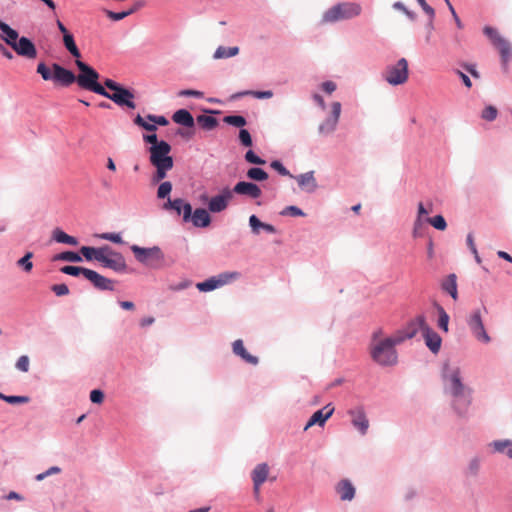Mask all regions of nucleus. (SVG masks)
I'll return each mask as SVG.
<instances>
[{"label": "nucleus", "mask_w": 512, "mask_h": 512, "mask_svg": "<svg viewBox=\"0 0 512 512\" xmlns=\"http://www.w3.org/2000/svg\"><path fill=\"white\" fill-rule=\"evenodd\" d=\"M51 290L57 296H65L69 294V288L66 284H55L51 287Z\"/></svg>", "instance_id": "57"}, {"label": "nucleus", "mask_w": 512, "mask_h": 512, "mask_svg": "<svg viewBox=\"0 0 512 512\" xmlns=\"http://www.w3.org/2000/svg\"><path fill=\"white\" fill-rule=\"evenodd\" d=\"M239 53V47L237 46H234V47H224V46H219L214 54H213V58L214 59H225V58H230V57H234L236 55H238Z\"/></svg>", "instance_id": "32"}, {"label": "nucleus", "mask_w": 512, "mask_h": 512, "mask_svg": "<svg viewBox=\"0 0 512 512\" xmlns=\"http://www.w3.org/2000/svg\"><path fill=\"white\" fill-rule=\"evenodd\" d=\"M497 115V108L492 105H489L483 109L481 117L486 121H493L497 118Z\"/></svg>", "instance_id": "48"}, {"label": "nucleus", "mask_w": 512, "mask_h": 512, "mask_svg": "<svg viewBox=\"0 0 512 512\" xmlns=\"http://www.w3.org/2000/svg\"><path fill=\"white\" fill-rule=\"evenodd\" d=\"M134 124L147 130L154 132L156 131L157 127L156 125L152 123H148L144 118H142L139 114L134 118Z\"/></svg>", "instance_id": "50"}, {"label": "nucleus", "mask_w": 512, "mask_h": 512, "mask_svg": "<svg viewBox=\"0 0 512 512\" xmlns=\"http://www.w3.org/2000/svg\"><path fill=\"white\" fill-rule=\"evenodd\" d=\"M426 221H427V223L431 224L434 228L441 230V231L445 230L447 227V223H446L444 217L441 215H436L431 218H426Z\"/></svg>", "instance_id": "46"}, {"label": "nucleus", "mask_w": 512, "mask_h": 512, "mask_svg": "<svg viewBox=\"0 0 512 512\" xmlns=\"http://www.w3.org/2000/svg\"><path fill=\"white\" fill-rule=\"evenodd\" d=\"M135 11H136V8H131L130 10L123 11V12H113V11L107 10L106 15L108 16V18H110L113 21H120V20L124 19L125 17L129 16L130 14L134 13Z\"/></svg>", "instance_id": "47"}, {"label": "nucleus", "mask_w": 512, "mask_h": 512, "mask_svg": "<svg viewBox=\"0 0 512 512\" xmlns=\"http://www.w3.org/2000/svg\"><path fill=\"white\" fill-rule=\"evenodd\" d=\"M101 238L117 244L123 243V239L118 233H104L101 235Z\"/></svg>", "instance_id": "59"}, {"label": "nucleus", "mask_w": 512, "mask_h": 512, "mask_svg": "<svg viewBox=\"0 0 512 512\" xmlns=\"http://www.w3.org/2000/svg\"><path fill=\"white\" fill-rule=\"evenodd\" d=\"M103 249H104V247L94 248V247L83 246V247H81L80 252L86 258V260L91 261L93 259L97 260L98 253L101 254Z\"/></svg>", "instance_id": "36"}, {"label": "nucleus", "mask_w": 512, "mask_h": 512, "mask_svg": "<svg viewBox=\"0 0 512 512\" xmlns=\"http://www.w3.org/2000/svg\"><path fill=\"white\" fill-rule=\"evenodd\" d=\"M172 120L182 126L192 128L195 125V121L191 113L186 109L177 110L173 116Z\"/></svg>", "instance_id": "28"}, {"label": "nucleus", "mask_w": 512, "mask_h": 512, "mask_svg": "<svg viewBox=\"0 0 512 512\" xmlns=\"http://www.w3.org/2000/svg\"><path fill=\"white\" fill-rule=\"evenodd\" d=\"M183 222H191L194 227L205 228L211 223V216L209 210L204 208H197L192 211V206L188 205L185 208V215L183 216Z\"/></svg>", "instance_id": "11"}, {"label": "nucleus", "mask_w": 512, "mask_h": 512, "mask_svg": "<svg viewBox=\"0 0 512 512\" xmlns=\"http://www.w3.org/2000/svg\"><path fill=\"white\" fill-rule=\"evenodd\" d=\"M245 160L252 164L264 165L266 161L257 156L252 150H249L245 154Z\"/></svg>", "instance_id": "53"}, {"label": "nucleus", "mask_w": 512, "mask_h": 512, "mask_svg": "<svg viewBox=\"0 0 512 512\" xmlns=\"http://www.w3.org/2000/svg\"><path fill=\"white\" fill-rule=\"evenodd\" d=\"M468 327L473 334V336L480 342L485 344L491 341L490 336L486 332L484 327L481 313L479 310L474 311L467 320Z\"/></svg>", "instance_id": "12"}, {"label": "nucleus", "mask_w": 512, "mask_h": 512, "mask_svg": "<svg viewBox=\"0 0 512 512\" xmlns=\"http://www.w3.org/2000/svg\"><path fill=\"white\" fill-rule=\"evenodd\" d=\"M239 139L242 145H244L245 147L252 146V138L248 130L241 129L239 132Z\"/></svg>", "instance_id": "54"}, {"label": "nucleus", "mask_w": 512, "mask_h": 512, "mask_svg": "<svg viewBox=\"0 0 512 512\" xmlns=\"http://www.w3.org/2000/svg\"><path fill=\"white\" fill-rule=\"evenodd\" d=\"M135 258L146 265H153L154 263H161L164 260V255L161 249L157 246L151 248H142L137 245H132Z\"/></svg>", "instance_id": "10"}, {"label": "nucleus", "mask_w": 512, "mask_h": 512, "mask_svg": "<svg viewBox=\"0 0 512 512\" xmlns=\"http://www.w3.org/2000/svg\"><path fill=\"white\" fill-rule=\"evenodd\" d=\"M53 80L62 86H70L76 80V76L70 70L57 63L52 64Z\"/></svg>", "instance_id": "17"}, {"label": "nucleus", "mask_w": 512, "mask_h": 512, "mask_svg": "<svg viewBox=\"0 0 512 512\" xmlns=\"http://www.w3.org/2000/svg\"><path fill=\"white\" fill-rule=\"evenodd\" d=\"M426 219L417 218L413 224L412 236L413 238H419L424 236Z\"/></svg>", "instance_id": "39"}, {"label": "nucleus", "mask_w": 512, "mask_h": 512, "mask_svg": "<svg viewBox=\"0 0 512 512\" xmlns=\"http://www.w3.org/2000/svg\"><path fill=\"white\" fill-rule=\"evenodd\" d=\"M341 114V103H332L331 115L325 119L318 127V131L321 135H329L336 130L338 120Z\"/></svg>", "instance_id": "15"}, {"label": "nucleus", "mask_w": 512, "mask_h": 512, "mask_svg": "<svg viewBox=\"0 0 512 512\" xmlns=\"http://www.w3.org/2000/svg\"><path fill=\"white\" fill-rule=\"evenodd\" d=\"M0 31L1 39L10 47H12L18 40V32L2 20H0Z\"/></svg>", "instance_id": "27"}, {"label": "nucleus", "mask_w": 512, "mask_h": 512, "mask_svg": "<svg viewBox=\"0 0 512 512\" xmlns=\"http://www.w3.org/2000/svg\"><path fill=\"white\" fill-rule=\"evenodd\" d=\"M456 275L450 274L446 279L443 280L441 287L442 289L449 293L454 300H457L458 291H457V281Z\"/></svg>", "instance_id": "30"}, {"label": "nucleus", "mask_w": 512, "mask_h": 512, "mask_svg": "<svg viewBox=\"0 0 512 512\" xmlns=\"http://www.w3.org/2000/svg\"><path fill=\"white\" fill-rule=\"evenodd\" d=\"M336 492L343 501H351L355 496V487L347 480H341L336 486Z\"/></svg>", "instance_id": "26"}, {"label": "nucleus", "mask_w": 512, "mask_h": 512, "mask_svg": "<svg viewBox=\"0 0 512 512\" xmlns=\"http://www.w3.org/2000/svg\"><path fill=\"white\" fill-rule=\"evenodd\" d=\"M427 323L425 321V317L423 315L417 316L415 319L411 320L405 328L397 331L393 336L395 338L401 339V343L406 339L413 338L419 330L423 332L424 327H426Z\"/></svg>", "instance_id": "14"}, {"label": "nucleus", "mask_w": 512, "mask_h": 512, "mask_svg": "<svg viewBox=\"0 0 512 512\" xmlns=\"http://www.w3.org/2000/svg\"><path fill=\"white\" fill-rule=\"evenodd\" d=\"M362 8L358 3L342 2L338 3L328 10L322 16L323 23H335L338 21L349 20L361 14Z\"/></svg>", "instance_id": "5"}, {"label": "nucleus", "mask_w": 512, "mask_h": 512, "mask_svg": "<svg viewBox=\"0 0 512 512\" xmlns=\"http://www.w3.org/2000/svg\"><path fill=\"white\" fill-rule=\"evenodd\" d=\"M242 95H253L254 97L259 98V99H269L273 96V93L270 90H268V91H245L243 93L237 94L236 97L242 96Z\"/></svg>", "instance_id": "51"}, {"label": "nucleus", "mask_w": 512, "mask_h": 512, "mask_svg": "<svg viewBox=\"0 0 512 512\" xmlns=\"http://www.w3.org/2000/svg\"><path fill=\"white\" fill-rule=\"evenodd\" d=\"M97 261L116 272L125 271L127 268L124 257L120 253L112 251L108 246L104 247L101 254L98 253Z\"/></svg>", "instance_id": "8"}, {"label": "nucleus", "mask_w": 512, "mask_h": 512, "mask_svg": "<svg viewBox=\"0 0 512 512\" xmlns=\"http://www.w3.org/2000/svg\"><path fill=\"white\" fill-rule=\"evenodd\" d=\"M62 260V261H70V262H80L82 260L81 256L72 251H65L59 253L53 257V261Z\"/></svg>", "instance_id": "37"}, {"label": "nucleus", "mask_w": 512, "mask_h": 512, "mask_svg": "<svg viewBox=\"0 0 512 512\" xmlns=\"http://www.w3.org/2000/svg\"><path fill=\"white\" fill-rule=\"evenodd\" d=\"M86 279L98 290H114L115 281L100 275L94 270L86 271Z\"/></svg>", "instance_id": "19"}, {"label": "nucleus", "mask_w": 512, "mask_h": 512, "mask_svg": "<svg viewBox=\"0 0 512 512\" xmlns=\"http://www.w3.org/2000/svg\"><path fill=\"white\" fill-rule=\"evenodd\" d=\"M333 412H334V407L331 404H328L325 407H323L322 409L317 410L310 417L309 421L307 422V424L304 427V430H307L316 424L319 426H323L325 424V422L332 416Z\"/></svg>", "instance_id": "20"}, {"label": "nucleus", "mask_w": 512, "mask_h": 512, "mask_svg": "<svg viewBox=\"0 0 512 512\" xmlns=\"http://www.w3.org/2000/svg\"><path fill=\"white\" fill-rule=\"evenodd\" d=\"M269 466L266 463L258 464L252 471L253 490L256 497L260 495V487L267 480Z\"/></svg>", "instance_id": "18"}, {"label": "nucleus", "mask_w": 512, "mask_h": 512, "mask_svg": "<svg viewBox=\"0 0 512 512\" xmlns=\"http://www.w3.org/2000/svg\"><path fill=\"white\" fill-rule=\"evenodd\" d=\"M75 64L79 69L75 80L79 87L99 95L106 94L105 85L98 83L99 73L95 69L79 59H76Z\"/></svg>", "instance_id": "4"}, {"label": "nucleus", "mask_w": 512, "mask_h": 512, "mask_svg": "<svg viewBox=\"0 0 512 512\" xmlns=\"http://www.w3.org/2000/svg\"><path fill=\"white\" fill-rule=\"evenodd\" d=\"M88 268L84 267H77V266H64L60 269V271L64 274L71 275V276H79L80 274L83 275L86 278V271H88Z\"/></svg>", "instance_id": "40"}, {"label": "nucleus", "mask_w": 512, "mask_h": 512, "mask_svg": "<svg viewBox=\"0 0 512 512\" xmlns=\"http://www.w3.org/2000/svg\"><path fill=\"white\" fill-rule=\"evenodd\" d=\"M233 353L251 365H257L259 360L256 356L247 352L241 339L235 340L232 344Z\"/></svg>", "instance_id": "24"}, {"label": "nucleus", "mask_w": 512, "mask_h": 512, "mask_svg": "<svg viewBox=\"0 0 512 512\" xmlns=\"http://www.w3.org/2000/svg\"><path fill=\"white\" fill-rule=\"evenodd\" d=\"M247 177L255 181H264L268 179V174L261 168H250L247 171Z\"/></svg>", "instance_id": "38"}, {"label": "nucleus", "mask_w": 512, "mask_h": 512, "mask_svg": "<svg viewBox=\"0 0 512 512\" xmlns=\"http://www.w3.org/2000/svg\"><path fill=\"white\" fill-rule=\"evenodd\" d=\"M147 119L151 122H153V124H158L160 126H166L169 122L168 120L164 117V116H156V115H152V114H149L147 115Z\"/></svg>", "instance_id": "62"}, {"label": "nucleus", "mask_w": 512, "mask_h": 512, "mask_svg": "<svg viewBox=\"0 0 512 512\" xmlns=\"http://www.w3.org/2000/svg\"><path fill=\"white\" fill-rule=\"evenodd\" d=\"M423 336L427 347L433 352L437 353L441 346V337L434 332L428 324L424 327Z\"/></svg>", "instance_id": "25"}, {"label": "nucleus", "mask_w": 512, "mask_h": 512, "mask_svg": "<svg viewBox=\"0 0 512 512\" xmlns=\"http://www.w3.org/2000/svg\"><path fill=\"white\" fill-rule=\"evenodd\" d=\"M233 198V191L229 187H225L218 195L210 198L208 202V210L212 213H220L224 211Z\"/></svg>", "instance_id": "13"}, {"label": "nucleus", "mask_w": 512, "mask_h": 512, "mask_svg": "<svg viewBox=\"0 0 512 512\" xmlns=\"http://www.w3.org/2000/svg\"><path fill=\"white\" fill-rule=\"evenodd\" d=\"M271 167L276 170L280 175L282 176H289L293 177L290 172L283 166V164L280 161H273L271 163Z\"/></svg>", "instance_id": "56"}, {"label": "nucleus", "mask_w": 512, "mask_h": 512, "mask_svg": "<svg viewBox=\"0 0 512 512\" xmlns=\"http://www.w3.org/2000/svg\"><path fill=\"white\" fill-rule=\"evenodd\" d=\"M383 79L392 86L403 85L409 78V67L406 58H400L396 63L388 65L382 73Z\"/></svg>", "instance_id": "7"}, {"label": "nucleus", "mask_w": 512, "mask_h": 512, "mask_svg": "<svg viewBox=\"0 0 512 512\" xmlns=\"http://www.w3.org/2000/svg\"><path fill=\"white\" fill-rule=\"evenodd\" d=\"M223 121L229 125L235 127H244L246 125V119L240 115H229L225 116Z\"/></svg>", "instance_id": "43"}, {"label": "nucleus", "mask_w": 512, "mask_h": 512, "mask_svg": "<svg viewBox=\"0 0 512 512\" xmlns=\"http://www.w3.org/2000/svg\"><path fill=\"white\" fill-rule=\"evenodd\" d=\"M53 239L58 243H65L73 246L78 244V241L75 237L68 235L59 228H56L53 231Z\"/></svg>", "instance_id": "33"}, {"label": "nucleus", "mask_w": 512, "mask_h": 512, "mask_svg": "<svg viewBox=\"0 0 512 512\" xmlns=\"http://www.w3.org/2000/svg\"><path fill=\"white\" fill-rule=\"evenodd\" d=\"M233 193L239 195H246L253 199H257L262 195V191L260 187L252 182L240 181L238 182L234 188Z\"/></svg>", "instance_id": "21"}, {"label": "nucleus", "mask_w": 512, "mask_h": 512, "mask_svg": "<svg viewBox=\"0 0 512 512\" xmlns=\"http://www.w3.org/2000/svg\"><path fill=\"white\" fill-rule=\"evenodd\" d=\"M353 426L360 431L361 434H365L369 427V421L365 415L363 408H356L349 411Z\"/></svg>", "instance_id": "22"}, {"label": "nucleus", "mask_w": 512, "mask_h": 512, "mask_svg": "<svg viewBox=\"0 0 512 512\" xmlns=\"http://www.w3.org/2000/svg\"><path fill=\"white\" fill-rule=\"evenodd\" d=\"M90 400L93 403L101 404L104 401V393L98 389L92 390L90 393Z\"/></svg>", "instance_id": "60"}, {"label": "nucleus", "mask_w": 512, "mask_h": 512, "mask_svg": "<svg viewBox=\"0 0 512 512\" xmlns=\"http://www.w3.org/2000/svg\"><path fill=\"white\" fill-rule=\"evenodd\" d=\"M171 146L166 141H160L156 146H150V162L156 168L152 176V182L158 183L167 176V172L173 168V158L169 155Z\"/></svg>", "instance_id": "3"}, {"label": "nucleus", "mask_w": 512, "mask_h": 512, "mask_svg": "<svg viewBox=\"0 0 512 512\" xmlns=\"http://www.w3.org/2000/svg\"><path fill=\"white\" fill-rule=\"evenodd\" d=\"M196 121L198 125L206 131H211L218 126V120L211 115H199L197 116Z\"/></svg>", "instance_id": "31"}, {"label": "nucleus", "mask_w": 512, "mask_h": 512, "mask_svg": "<svg viewBox=\"0 0 512 512\" xmlns=\"http://www.w3.org/2000/svg\"><path fill=\"white\" fill-rule=\"evenodd\" d=\"M18 55L28 59H34L37 56V50L33 42L26 38H19L16 43L11 47Z\"/></svg>", "instance_id": "16"}, {"label": "nucleus", "mask_w": 512, "mask_h": 512, "mask_svg": "<svg viewBox=\"0 0 512 512\" xmlns=\"http://www.w3.org/2000/svg\"><path fill=\"white\" fill-rule=\"evenodd\" d=\"M188 205L191 204L186 202L182 198H176L174 200L168 199V201L164 204V209L174 210L178 215H182L183 217L185 215V208Z\"/></svg>", "instance_id": "29"}, {"label": "nucleus", "mask_w": 512, "mask_h": 512, "mask_svg": "<svg viewBox=\"0 0 512 512\" xmlns=\"http://www.w3.org/2000/svg\"><path fill=\"white\" fill-rule=\"evenodd\" d=\"M496 452L506 453L512 459V442L509 440H498L491 443Z\"/></svg>", "instance_id": "34"}, {"label": "nucleus", "mask_w": 512, "mask_h": 512, "mask_svg": "<svg viewBox=\"0 0 512 512\" xmlns=\"http://www.w3.org/2000/svg\"><path fill=\"white\" fill-rule=\"evenodd\" d=\"M196 287L202 292H208L218 288L219 286L217 284L216 278L212 277L206 281L197 283Z\"/></svg>", "instance_id": "44"}, {"label": "nucleus", "mask_w": 512, "mask_h": 512, "mask_svg": "<svg viewBox=\"0 0 512 512\" xmlns=\"http://www.w3.org/2000/svg\"><path fill=\"white\" fill-rule=\"evenodd\" d=\"M60 472H61V469L59 467L53 466V467L49 468L47 471H45L44 473L38 474L36 476V480L41 481L44 478H46L47 476H50L52 474H58Z\"/></svg>", "instance_id": "64"}, {"label": "nucleus", "mask_w": 512, "mask_h": 512, "mask_svg": "<svg viewBox=\"0 0 512 512\" xmlns=\"http://www.w3.org/2000/svg\"><path fill=\"white\" fill-rule=\"evenodd\" d=\"M437 311L439 314L438 326L440 329L448 332V323H449V315L446 313L443 307L437 306Z\"/></svg>", "instance_id": "42"}, {"label": "nucleus", "mask_w": 512, "mask_h": 512, "mask_svg": "<svg viewBox=\"0 0 512 512\" xmlns=\"http://www.w3.org/2000/svg\"><path fill=\"white\" fill-rule=\"evenodd\" d=\"M444 389L454 397V408L459 414H465L471 403V391L463 383L460 369L445 364L443 368Z\"/></svg>", "instance_id": "1"}, {"label": "nucleus", "mask_w": 512, "mask_h": 512, "mask_svg": "<svg viewBox=\"0 0 512 512\" xmlns=\"http://www.w3.org/2000/svg\"><path fill=\"white\" fill-rule=\"evenodd\" d=\"M16 368L22 372L29 370V358L26 355L20 356L16 362Z\"/></svg>", "instance_id": "55"}, {"label": "nucleus", "mask_w": 512, "mask_h": 512, "mask_svg": "<svg viewBox=\"0 0 512 512\" xmlns=\"http://www.w3.org/2000/svg\"><path fill=\"white\" fill-rule=\"evenodd\" d=\"M483 32L499 50L502 61L507 63L512 55L511 44L509 41L503 38L493 27L486 26L484 27Z\"/></svg>", "instance_id": "9"}, {"label": "nucleus", "mask_w": 512, "mask_h": 512, "mask_svg": "<svg viewBox=\"0 0 512 512\" xmlns=\"http://www.w3.org/2000/svg\"><path fill=\"white\" fill-rule=\"evenodd\" d=\"M296 180L300 188L308 193H313L318 187L313 171L300 174L296 177Z\"/></svg>", "instance_id": "23"}, {"label": "nucleus", "mask_w": 512, "mask_h": 512, "mask_svg": "<svg viewBox=\"0 0 512 512\" xmlns=\"http://www.w3.org/2000/svg\"><path fill=\"white\" fill-rule=\"evenodd\" d=\"M105 87L112 91V93L106 90V94H102V96L112 100L118 106H126L130 109H135L136 104L134 102V93L115 82L112 79H105L104 81Z\"/></svg>", "instance_id": "6"}, {"label": "nucleus", "mask_w": 512, "mask_h": 512, "mask_svg": "<svg viewBox=\"0 0 512 512\" xmlns=\"http://www.w3.org/2000/svg\"><path fill=\"white\" fill-rule=\"evenodd\" d=\"M239 277L238 272H225L220 275H218L216 278L218 286H223L232 280H235Z\"/></svg>", "instance_id": "41"}, {"label": "nucleus", "mask_w": 512, "mask_h": 512, "mask_svg": "<svg viewBox=\"0 0 512 512\" xmlns=\"http://www.w3.org/2000/svg\"><path fill=\"white\" fill-rule=\"evenodd\" d=\"M463 67V69H465L468 73L471 74L472 77L476 78V79H479L481 76H480V73L478 72V70L476 69V64H471V63H464L461 65Z\"/></svg>", "instance_id": "61"}, {"label": "nucleus", "mask_w": 512, "mask_h": 512, "mask_svg": "<svg viewBox=\"0 0 512 512\" xmlns=\"http://www.w3.org/2000/svg\"><path fill=\"white\" fill-rule=\"evenodd\" d=\"M172 191V184L169 181L162 182L157 190V197L160 199L166 198Z\"/></svg>", "instance_id": "49"}, {"label": "nucleus", "mask_w": 512, "mask_h": 512, "mask_svg": "<svg viewBox=\"0 0 512 512\" xmlns=\"http://www.w3.org/2000/svg\"><path fill=\"white\" fill-rule=\"evenodd\" d=\"M249 224L252 228L253 233L259 234L260 228H262V225H264L263 222H261L257 216L252 215L249 218Z\"/></svg>", "instance_id": "58"}, {"label": "nucleus", "mask_w": 512, "mask_h": 512, "mask_svg": "<svg viewBox=\"0 0 512 512\" xmlns=\"http://www.w3.org/2000/svg\"><path fill=\"white\" fill-rule=\"evenodd\" d=\"M63 43H64L65 48L70 52V54L73 57H75L77 59H79L81 57V53L74 41V37L72 34L64 35Z\"/></svg>", "instance_id": "35"}, {"label": "nucleus", "mask_w": 512, "mask_h": 512, "mask_svg": "<svg viewBox=\"0 0 512 512\" xmlns=\"http://www.w3.org/2000/svg\"><path fill=\"white\" fill-rule=\"evenodd\" d=\"M37 73L46 81L53 80V72L44 63H39L37 66Z\"/></svg>", "instance_id": "52"}, {"label": "nucleus", "mask_w": 512, "mask_h": 512, "mask_svg": "<svg viewBox=\"0 0 512 512\" xmlns=\"http://www.w3.org/2000/svg\"><path fill=\"white\" fill-rule=\"evenodd\" d=\"M33 257L32 252H27L22 258L17 261V265L22 267L25 272H30L33 268L31 258Z\"/></svg>", "instance_id": "45"}, {"label": "nucleus", "mask_w": 512, "mask_h": 512, "mask_svg": "<svg viewBox=\"0 0 512 512\" xmlns=\"http://www.w3.org/2000/svg\"><path fill=\"white\" fill-rule=\"evenodd\" d=\"M401 343V339L394 336H384L382 329L375 330L371 335L369 353L372 360L380 366H393L397 363L398 356L395 346Z\"/></svg>", "instance_id": "2"}, {"label": "nucleus", "mask_w": 512, "mask_h": 512, "mask_svg": "<svg viewBox=\"0 0 512 512\" xmlns=\"http://www.w3.org/2000/svg\"><path fill=\"white\" fill-rule=\"evenodd\" d=\"M5 401L10 404H22L27 403L29 398L27 396H7Z\"/></svg>", "instance_id": "63"}]
</instances>
